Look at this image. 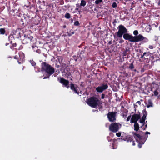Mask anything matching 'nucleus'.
I'll return each mask as SVG.
<instances>
[{
	"label": "nucleus",
	"mask_w": 160,
	"mask_h": 160,
	"mask_svg": "<svg viewBox=\"0 0 160 160\" xmlns=\"http://www.w3.org/2000/svg\"><path fill=\"white\" fill-rule=\"evenodd\" d=\"M60 82L61 83L64 85L65 87H66L68 88H69V86L68 85L69 83L68 81L65 80L63 78H61Z\"/></svg>",
	"instance_id": "nucleus-11"
},
{
	"label": "nucleus",
	"mask_w": 160,
	"mask_h": 160,
	"mask_svg": "<svg viewBox=\"0 0 160 160\" xmlns=\"http://www.w3.org/2000/svg\"><path fill=\"white\" fill-rule=\"evenodd\" d=\"M137 103L139 105H140L141 104V102L140 101H138L137 102Z\"/></svg>",
	"instance_id": "nucleus-32"
},
{
	"label": "nucleus",
	"mask_w": 160,
	"mask_h": 160,
	"mask_svg": "<svg viewBox=\"0 0 160 160\" xmlns=\"http://www.w3.org/2000/svg\"><path fill=\"white\" fill-rule=\"evenodd\" d=\"M159 91H160V89L158 87L153 92L154 95L155 96H157L158 94Z\"/></svg>",
	"instance_id": "nucleus-15"
},
{
	"label": "nucleus",
	"mask_w": 160,
	"mask_h": 160,
	"mask_svg": "<svg viewBox=\"0 0 160 160\" xmlns=\"http://www.w3.org/2000/svg\"><path fill=\"white\" fill-rule=\"evenodd\" d=\"M46 78V77H44L43 79H45V78Z\"/></svg>",
	"instance_id": "nucleus-36"
},
{
	"label": "nucleus",
	"mask_w": 160,
	"mask_h": 160,
	"mask_svg": "<svg viewBox=\"0 0 160 160\" xmlns=\"http://www.w3.org/2000/svg\"><path fill=\"white\" fill-rule=\"evenodd\" d=\"M123 38L125 40L133 42H137L142 41H143L144 42H147L148 41L147 38L144 37L141 34H139L136 36H133L128 34L125 33L123 35Z\"/></svg>",
	"instance_id": "nucleus-1"
},
{
	"label": "nucleus",
	"mask_w": 160,
	"mask_h": 160,
	"mask_svg": "<svg viewBox=\"0 0 160 160\" xmlns=\"http://www.w3.org/2000/svg\"><path fill=\"white\" fill-rule=\"evenodd\" d=\"M116 135L118 137H120L121 136V133L120 132H118L116 133Z\"/></svg>",
	"instance_id": "nucleus-27"
},
{
	"label": "nucleus",
	"mask_w": 160,
	"mask_h": 160,
	"mask_svg": "<svg viewBox=\"0 0 160 160\" xmlns=\"http://www.w3.org/2000/svg\"><path fill=\"white\" fill-rule=\"evenodd\" d=\"M123 117L124 118L125 117H126V116H123Z\"/></svg>",
	"instance_id": "nucleus-38"
},
{
	"label": "nucleus",
	"mask_w": 160,
	"mask_h": 160,
	"mask_svg": "<svg viewBox=\"0 0 160 160\" xmlns=\"http://www.w3.org/2000/svg\"><path fill=\"white\" fill-rule=\"evenodd\" d=\"M127 51L126 50V51H125L123 53V56H126L127 55Z\"/></svg>",
	"instance_id": "nucleus-28"
},
{
	"label": "nucleus",
	"mask_w": 160,
	"mask_h": 160,
	"mask_svg": "<svg viewBox=\"0 0 160 160\" xmlns=\"http://www.w3.org/2000/svg\"><path fill=\"white\" fill-rule=\"evenodd\" d=\"M121 127V124L119 123H113L110 125L109 129L111 131L115 132H117Z\"/></svg>",
	"instance_id": "nucleus-6"
},
{
	"label": "nucleus",
	"mask_w": 160,
	"mask_h": 160,
	"mask_svg": "<svg viewBox=\"0 0 160 160\" xmlns=\"http://www.w3.org/2000/svg\"><path fill=\"white\" fill-rule=\"evenodd\" d=\"M5 32V31L4 29L2 28L0 29V34H4Z\"/></svg>",
	"instance_id": "nucleus-17"
},
{
	"label": "nucleus",
	"mask_w": 160,
	"mask_h": 160,
	"mask_svg": "<svg viewBox=\"0 0 160 160\" xmlns=\"http://www.w3.org/2000/svg\"><path fill=\"white\" fill-rule=\"evenodd\" d=\"M86 4V2L83 0H82L81 1V3L80 4V5L82 6H84Z\"/></svg>",
	"instance_id": "nucleus-18"
},
{
	"label": "nucleus",
	"mask_w": 160,
	"mask_h": 160,
	"mask_svg": "<svg viewBox=\"0 0 160 160\" xmlns=\"http://www.w3.org/2000/svg\"><path fill=\"white\" fill-rule=\"evenodd\" d=\"M146 105L148 108L153 107V103L151 100L149 99L148 100L147 103H146Z\"/></svg>",
	"instance_id": "nucleus-14"
},
{
	"label": "nucleus",
	"mask_w": 160,
	"mask_h": 160,
	"mask_svg": "<svg viewBox=\"0 0 160 160\" xmlns=\"http://www.w3.org/2000/svg\"><path fill=\"white\" fill-rule=\"evenodd\" d=\"M15 58L18 61H23L24 58V54L22 52H20L18 53V55L15 56Z\"/></svg>",
	"instance_id": "nucleus-9"
},
{
	"label": "nucleus",
	"mask_w": 160,
	"mask_h": 160,
	"mask_svg": "<svg viewBox=\"0 0 160 160\" xmlns=\"http://www.w3.org/2000/svg\"><path fill=\"white\" fill-rule=\"evenodd\" d=\"M104 97H105V95H104V94H102V96H101L102 98L103 99L104 98Z\"/></svg>",
	"instance_id": "nucleus-31"
},
{
	"label": "nucleus",
	"mask_w": 160,
	"mask_h": 160,
	"mask_svg": "<svg viewBox=\"0 0 160 160\" xmlns=\"http://www.w3.org/2000/svg\"><path fill=\"white\" fill-rule=\"evenodd\" d=\"M70 88L71 89L74 91L75 93L78 94V88L76 86H75L73 84H71Z\"/></svg>",
	"instance_id": "nucleus-13"
},
{
	"label": "nucleus",
	"mask_w": 160,
	"mask_h": 160,
	"mask_svg": "<svg viewBox=\"0 0 160 160\" xmlns=\"http://www.w3.org/2000/svg\"><path fill=\"white\" fill-rule=\"evenodd\" d=\"M87 104L92 108H96L97 106H99L100 103V101L98 99L95 97H92L88 99Z\"/></svg>",
	"instance_id": "nucleus-4"
},
{
	"label": "nucleus",
	"mask_w": 160,
	"mask_h": 160,
	"mask_svg": "<svg viewBox=\"0 0 160 160\" xmlns=\"http://www.w3.org/2000/svg\"><path fill=\"white\" fill-rule=\"evenodd\" d=\"M103 0H96L95 1V3L96 4L98 5L101 3Z\"/></svg>",
	"instance_id": "nucleus-20"
},
{
	"label": "nucleus",
	"mask_w": 160,
	"mask_h": 160,
	"mask_svg": "<svg viewBox=\"0 0 160 160\" xmlns=\"http://www.w3.org/2000/svg\"><path fill=\"white\" fill-rule=\"evenodd\" d=\"M74 25L75 26H78L79 25V23L78 21H75L74 23Z\"/></svg>",
	"instance_id": "nucleus-25"
},
{
	"label": "nucleus",
	"mask_w": 160,
	"mask_h": 160,
	"mask_svg": "<svg viewBox=\"0 0 160 160\" xmlns=\"http://www.w3.org/2000/svg\"><path fill=\"white\" fill-rule=\"evenodd\" d=\"M148 48L151 49H152L153 48V47L152 45H149Z\"/></svg>",
	"instance_id": "nucleus-30"
},
{
	"label": "nucleus",
	"mask_w": 160,
	"mask_h": 160,
	"mask_svg": "<svg viewBox=\"0 0 160 160\" xmlns=\"http://www.w3.org/2000/svg\"><path fill=\"white\" fill-rule=\"evenodd\" d=\"M134 71H136V69H135V70H134Z\"/></svg>",
	"instance_id": "nucleus-41"
},
{
	"label": "nucleus",
	"mask_w": 160,
	"mask_h": 160,
	"mask_svg": "<svg viewBox=\"0 0 160 160\" xmlns=\"http://www.w3.org/2000/svg\"><path fill=\"white\" fill-rule=\"evenodd\" d=\"M134 68V67L133 64L132 63L130 64L129 67V68L130 69L132 70V69Z\"/></svg>",
	"instance_id": "nucleus-22"
},
{
	"label": "nucleus",
	"mask_w": 160,
	"mask_h": 160,
	"mask_svg": "<svg viewBox=\"0 0 160 160\" xmlns=\"http://www.w3.org/2000/svg\"><path fill=\"white\" fill-rule=\"evenodd\" d=\"M124 42V41L123 39H121L119 41V43H123Z\"/></svg>",
	"instance_id": "nucleus-29"
},
{
	"label": "nucleus",
	"mask_w": 160,
	"mask_h": 160,
	"mask_svg": "<svg viewBox=\"0 0 160 160\" xmlns=\"http://www.w3.org/2000/svg\"><path fill=\"white\" fill-rule=\"evenodd\" d=\"M140 115L139 113L135 114L132 116H128L127 118V121H129L130 120L131 123H134V130L136 131H138L139 128V125L137 121L140 119Z\"/></svg>",
	"instance_id": "nucleus-2"
},
{
	"label": "nucleus",
	"mask_w": 160,
	"mask_h": 160,
	"mask_svg": "<svg viewBox=\"0 0 160 160\" xmlns=\"http://www.w3.org/2000/svg\"><path fill=\"white\" fill-rule=\"evenodd\" d=\"M30 62L32 66H34L35 65L36 63L33 60L30 61Z\"/></svg>",
	"instance_id": "nucleus-23"
},
{
	"label": "nucleus",
	"mask_w": 160,
	"mask_h": 160,
	"mask_svg": "<svg viewBox=\"0 0 160 160\" xmlns=\"http://www.w3.org/2000/svg\"><path fill=\"white\" fill-rule=\"evenodd\" d=\"M138 32L137 30H135V31H134V32H133V34L135 35H136V36L138 34Z\"/></svg>",
	"instance_id": "nucleus-26"
},
{
	"label": "nucleus",
	"mask_w": 160,
	"mask_h": 160,
	"mask_svg": "<svg viewBox=\"0 0 160 160\" xmlns=\"http://www.w3.org/2000/svg\"><path fill=\"white\" fill-rule=\"evenodd\" d=\"M158 97H160V94H159V96H158Z\"/></svg>",
	"instance_id": "nucleus-37"
},
{
	"label": "nucleus",
	"mask_w": 160,
	"mask_h": 160,
	"mask_svg": "<svg viewBox=\"0 0 160 160\" xmlns=\"http://www.w3.org/2000/svg\"><path fill=\"white\" fill-rule=\"evenodd\" d=\"M65 17L68 19H69L70 18V15L69 13H67L65 14Z\"/></svg>",
	"instance_id": "nucleus-21"
},
{
	"label": "nucleus",
	"mask_w": 160,
	"mask_h": 160,
	"mask_svg": "<svg viewBox=\"0 0 160 160\" xmlns=\"http://www.w3.org/2000/svg\"><path fill=\"white\" fill-rule=\"evenodd\" d=\"M146 52H144L143 54V56L145 54H146Z\"/></svg>",
	"instance_id": "nucleus-35"
},
{
	"label": "nucleus",
	"mask_w": 160,
	"mask_h": 160,
	"mask_svg": "<svg viewBox=\"0 0 160 160\" xmlns=\"http://www.w3.org/2000/svg\"><path fill=\"white\" fill-rule=\"evenodd\" d=\"M123 117L124 118L125 117H126V116H123Z\"/></svg>",
	"instance_id": "nucleus-40"
},
{
	"label": "nucleus",
	"mask_w": 160,
	"mask_h": 160,
	"mask_svg": "<svg viewBox=\"0 0 160 160\" xmlns=\"http://www.w3.org/2000/svg\"><path fill=\"white\" fill-rule=\"evenodd\" d=\"M123 117L124 118L125 117H126V116H123Z\"/></svg>",
	"instance_id": "nucleus-39"
},
{
	"label": "nucleus",
	"mask_w": 160,
	"mask_h": 160,
	"mask_svg": "<svg viewBox=\"0 0 160 160\" xmlns=\"http://www.w3.org/2000/svg\"><path fill=\"white\" fill-rule=\"evenodd\" d=\"M147 28V29L146 30V31L148 32H149L151 29V26L150 25H148L146 27V29Z\"/></svg>",
	"instance_id": "nucleus-19"
},
{
	"label": "nucleus",
	"mask_w": 160,
	"mask_h": 160,
	"mask_svg": "<svg viewBox=\"0 0 160 160\" xmlns=\"http://www.w3.org/2000/svg\"><path fill=\"white\" fill-rule=\"evenodd\" d=\"M141 147H142V145L140 144H139L138 145V147H139V148H141Z\"/></svg>",
	"instance_id": "nucleus-34"
},
{
	"label": "nucleus",
	"mask_w": 160,
	"mask_h": 160,
	"mask_svg": "<svg viewBox=\"0 0 160 160\" xmlns=\"http://www.w3.org/2000/svg\"><path fill=\"white\" fill-rule=\"evenodd\" d=\"M118 31L117 32V36L119 38H122L123 34H124L128 32L126 28L122 25H119L118 28Z\"/></svg>",
	"instance_id": "nucleus-5"
},
{
	"label": "nucleus",
	"mask_w": 160,
	"mask_h": 160,
	"mask_svg": "<svg viewBox=\"0 0 160 160\" xmlns=\"http://www.w3.org/2000/svg\"><path fill=\"white\" fill-rule=\"evenodd\" d=\"M125 140L127 142H130L132 146H134L135 145L134 141L133 140L132 138L129 136H127Z\"/></svg>",
	"instance_id": "nucleus-12"
},
{
	"label": "nucleus",
	"mask_w": 160,
	"mask_h": 160,
	"mask_svg": "<svg viewBox=\"0 0 160 160\" xmlns=\"http://www.w3.org/2000/svg\"><path fill=\"white\" fill-rule=\"evenodd\" d=\"M146 116L144 115L141 119H140L139 122L141 124L140 127L142 128V130H144L147 126V122L145 123V120L146 119Z\"/></svg>",
	"instance_id": "nucleus-7"
},
{
	"label": "nucleus",
	"mask_w": 160,
	"mask_h": 160,
	"mask_svg": "<svg viewBox=\"0 0 160 160\" xmlns=\"http://www.w3.org/2000/svg\"><path fill=\"white\" fill-rule=\"evenodd\" d=\"M108 118L110 121L113 122L116 120L115 115L113 112H109L108 114Z\"/></svg>",
	"instance_id": "nucleus-10"
},
{
	"label": "nucleus",
	"mask_w": 160,
	"mask_h": 160,
	"mask_svg": "<svg viewBox=\"0 0 160 160\" xmlns=\"http://www.w3.org/2000/svg\"><path fill=\"white\" fill-rule=\"evenodd\" d=\"M117 5L116 2H113L112 4V7L113 8H116L117 7Z\"/></svg>",
	"instance_id": "nucleus-24"
},
{
	"label": "nucleus",
	"mask_w": 160,
	"mask_h": 160,
	"mask_svg": "<svg viewBox=\"0 0 160 160\" xmlns=\"http://www.w3.org/2000/svg\"><path fill=\"white\" fill-rule=\"evenodd\" d=\"M146 134H150V132H146L145 133Z\"/></svg>",
	"instance_id": "nucleus-33"
},
{
	"label": "nucleus",
	"mask_w": 160,
	"mask_h": 160,
	"mask_svg": "<svg viewBox=\"0 0 160 160\" xmlns=\"http://www.w3.org/2000/svg\"><path fill=\"white\" fill-rule=\"evenodd\" d=\"M42 68L49 75L53 74L55 71L54 68L46 62H43L41 64Z\"/></svg>",
	"instance_id": "nucleus-3"
},
{
	"label": "nucleus",
	"mask_w": 160,
	"mask_h": 160,
	"mask_svg": "<svg viewBox=\"0 0 160 160\" xmlns=\"http://www.w3.org/2000/svg\"><path fill=\"white\" fill-rule=\"evenodd\" d=\"M108 86L107 84H103L97 87L96 89L98 92H101L108 88Z\"/></svg>",
	"instance_id": "nucleus-8"
},
{
	"label": "nucleus",
	"mask_w": 160,
	"mask_h": 160,
	"mask_svg": "<svg viewBox=\"0 0 160 160\" xmlns=\"http://www.w3.org/2000/svg\"><path fill=\"white\" fill-rule=\"evenodd\" d=\"M132 133L134 137L136 139L140 138V136L139 134L134 132H133Z\"/></svg>",
	"instance_id": "nucleus-16"
}]
</instances>
